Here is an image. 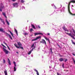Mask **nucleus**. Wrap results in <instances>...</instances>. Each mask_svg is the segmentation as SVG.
<instances>
[{
    "instance_id": "nucleus-3",
    "label": "nucleus",
    "mask_w": 75,
    "mask_h": 75,
    "mask_svg": "<svg viewBox=\"0 0 75 75\" xmlns=\"http://www.w3.org/2000/svg\"><path fill=\"white\" fill-rule=\"evenodd\" d=\"M0 6H1L0 7L1 8H0V11H2V9L4 8V6L3 5V4L2 3L1 4Z\"/></svg>"
},
{
    "instance_id": "nucleus-55",
    "label": "nucleus",
    "mask_w": 75,
    "mask_h": 75,
    "mask_svg": "<svg viewBox=\"0 0 75 75\" xmlns=\"http://www.w3.org/2000/svg\"><path fill=\"white\" fill-rule=\"evenodd\" d=\"M9 32L10 33V32H11V31H10L9 30H8Z\"/></svg>"
},
{
    "instance_id": "nucleus-11",
    "label": "nucleus",
    "mask_w": 75,
    "mask_h": 75,
    "mask_svg": "<svg viewBox=\"0 0 75 75\" xmlns=\"http://www.w3.org/2000/svg\"><path fill=\"white\" fill-rule=\"evenodd\" d=\"M41 40L42 42V43H43V44H45V45H46L47 43H46V42L45 41V40L44 39H42Z\"/></svg>"
},
{
    "instance_id": "nucleus-56",
    "label": "nucleus",
    "mask_w": 75,
    "mask_h": 75,
    "mask_svg": "<svg viewBox=\"0 0 75 75\" xmlns=\"http://www.w3.org/2000/svg\"><path fill=\"white\" fill-rule=\"evenodd\" d=\"M73 35H74V36H75V34H73Z\"/></svg>"
},
{
    "instance_id": "nucleus-34",
    "label": "nucleus",
    "mask_w": 75,
    "mask_h": 75,
    "mask_svg": "<svg viewBox=\"0 0 75 75\" xmlns=\"http://www.w3.org/2000/svg\"><path fill=\"white\" fill-rule=\"evenodd\" d=\"M28 34L27 33H25L24 34V35H28Z\"/></svg>"
},
{
    "instance_id": "nucleus-51",
    "label": "nucleus",
    "mask_w": 75,
    "mask_h": 75,
    "mask_svg": "<svg viewBox=\"0 0 75 75\" xmlns=\"http://www.w3.org/2000/svg\"><path fill=\"white\" fill-rule=\"evenodd\" d=\"M73 55H74V56H75V54H74L73 53Z\"/></svg>"
},
{
    "instance_id": "nucleus-17",
    "label": "nucleus",
    "mask_w": 75,
    "mask_h": 75,
    "mask_svg": "<svg viewBox=\"0 0 75 75\" xmlns=\"http://www.w3.org/2000/svg\"><path fill=\"white\" fill-rule=\"evenodd\" d=\"M45 40L48 41L49 42V43H50V40H49V39L47 38L46 37H45Z\"/></svg>"
},
{
    "instance_id": "nucleus-38",
    "label": "nucleus",
    "mask_w": 75,
    "mask_h": 75,
    "mask_svg": "<svg viewBox=\"0 0 75 75\" xmlns=\"http://www.w3.org/2000/svg\"><path fill=\"white\" fill-rule=\"evenodd\" d=\"M35 40H37V39H36V38L34 39H33L32 40V41H35Z\"/></svg>"
},
{
    "instance_id": "nucleus-62",
    "label": "nucleus",
    "mask_w": 75,
    "mask_h": 75,
    "mask_svg": "<svg viewBox=\"0 0 75 75\" xmlns=\"http://www.w3.org/2000/svg\"><path fill=\"white\" fill-rule=\"evenodd\" d=\"M64 66H63V68H64Z\"/></svg>"
},
{
    "instance_id": "nucleus-52",
    "label": "nucleus",
    "mask_w": 75,
    "mask_h": 75,
    "mask_svg": "<svg viewBox=\"0 0 75 75\" xmlns=\"http://www.w3.org/2000/svg\"><path fill=\"white\" fill-rule=\"evenodd\" d=\"M16 53H17V54H18V52H16Z\"/></svg>"
},
{
    "instance_id": "nucleus-29",
    "label": "nucleus",
    "mask_w": 75,
    "mask_h": 75,
    "mask_svg": "<svg viewBox=\"0 0 75 75\" xmlns=\"http://www.w3.org/2000/svg\"><path fill=\"white\" fill-rule=\"evenodd\" d=\"M3 64H5L6 63V60L4 59H3Z\"/></svg>"
},
{
    "instance_id": "nucleus-1",
    "label": "nucleus",
    "mask_w": 75,
    "mask_h": 75,
    "mask_svg": "<svg viewBox=\"0 0 75 75\" xmlns=\"http://www.w3.org/2000/svg\"><path fill=\"white\" fill-rule=\"evenodd\" d=\"M1 45H2V46H3V47H4L3 48V51L6 54H8V51L6 49V48H7V47H6V46H4L3 44H1Z\"/></svg>"
},
{
    "instance_id": "nucleus-54",
    "label": "nucleus",
    "mask_w": 75,
    "mask_h": 75,
    "mask_svg": "<svg viewBox=\"0 0 75 75\" xmlns=\"http://www.w3.org/2000/svg\"><path fill=\"white\" fill-rule=\"evenodd\" d=\"M12 37H14V36L13 35H12Z\"/></svg>"
},
{
    "instance_id": "nucleus-43",
    "label": "nucleus",
    "mask_w": 75,
    "mask_h": 75,
    "mask_svg": "<svg viewBox=\"0 0 75 75\" xmlns=\"http://www.w3.org/2000/svg\"><path fill=\"white\" fill-rule=\"evenodd\" d=\"M57 75H61L60 74H59V73H58V72L57 73Z\"/></svg>"
},
{
    "instance_id": "nucleus-40",
    "label": "nucleus",
    "mask_w": 75,
    "mask_h": 75,
    "mask_svg": "<svg viewBox=\"0 0 75 75\" xmlns=\"http://www.w3.org/2000/svg\"><path fill=\"white\" fill-rule=\"evenodd\" d=\"M68 60V59H65V60L64 61V62H67V61Z\"/></svg>"
},
{
    "instance_id": "nucleus-28",
    "label": "nucleus",
    "mask_w": 75,
    "mask_h": 75,
    "mask_svg": "<svg viewBox=\"0 0 75 75\" xmlns=\"http://www.w3.org/2000/svg\"><path fill=\"white\" fill-rule=\"evenodd\" d=\"M31 51L30 50L28 54V55H30V54H31Z\"/></svg>"
},
{
    "instance_id": "nucleus-5",
    "label": "nucleus",
    "mask_w": 75,
    "mask_h": 75,
    "mask_svg": "<svg viewBox=\"0 0 75 75\" xmlns=\"http://www.w3.org/2000/svg\"><path fill=\"white\" fill-rule=\"evenodd\" d=\"M62 28L65 31H67V32H69V30L67 29V28H65V26H63L62 27Z\"/></svg>"
},
{
    "instance_id": "nucleus-23",
    "label": "nucleus",
    "mask_w": 75,
    "mask_h": 75,
    "mask_svg": "<svg viewBox=\"0 0 75 75\" xmlns=\"http://www.w3.org/2000/svg\"><path fill=\"white\" fill-rule=\"evenodd\" d=\"M6 23H7V24H8V25H10V23H9L8 22V21H7V19L6 20Z\"/></svg>"
},
{
    "instance_id": "nucleus-60",
    "label": "nucleus",
    "mask_w": 75,
    "mask_h": 75,
    "mask_svg": "<svg viewBox=\"0 0 75 75\" xmlns=\"http://www.w3.org/2000/svg\"><path fill=\"white\" fill-rule=\"evenodd\" d=\"M67 71H68V70H67Z\"/></svg>"
},
{
    "instance_id": "nucleus-21",
    "label": "nucleus",
    "mask_w": 75,
    "mask_h": 75,
    "mask_svg": "<svg viewBox=\"0 0 75 75\" xmlns=\"http://www.w3.org/2000/svg\"><path fill=\"white\" fill-rule=\"evenodd\" d=\"M70 3H75V0H71V1H70Z\"/></svg>"
},
{
    "instance_id": "nucleus-47",
    "label": "nucleus",
    "mask_w": 75,
    "mask_h": 75,
    "mask_svg": "<svg viewBox=\"0 0 75 75\" xmlns=\"http://www.w3.org/2000/svg\"><path fill=\"white\" fill-rule=\"evenodd\" d=\"M47 35H50V33H48L47 34Z\"/></svg>"
},
{
    "instance_id": "nucleus-30",
    "label": "nucleus",
    "mask_w": 75,
    "mask_h": 75,
    "mask_svg": "<svg viewBox=\"0 0 75 75\" xmlns=\"http://www.w3.org/2000/svg\"><path fill=\"white\" fill-rule=\"evenodd\" d=\"M33 31V28L30 29V32H32Z\"/></svg>"
},
{
    "instance_id": "nucleus-50",
    "label": "nucleus",
    "mask_w": 75,
    "mask_h": 75,
    "mask_svg": "<svg viewBox=\"0 0 75 75\" xmlns=\"http://www.w3.org/2000/svg\"><path fill=\"white\" fill-rule=\"evenodd\" d=\"M58 47H59V48H60V46H59V45H58Z\"/></svg>"
},
{
    "instance_id": "nucleus-26",
    "label": "nucleus",
    "mask_w": 75,
    "mask_h": 75,
    "mask_svg": "<svg viewBox=\"0 0 75 75\" xmlns=\"http://www.w3.org/2000/svg\"><path fill=\"white\" fill-rule=\"evenodd\" d=\"M1 22L3 23L5 25V23H4V20H2V21H1Z\"/></svg>"
},
{
    "instance_id": "nucleus-59",
    "label": "nucleus",
    "mask_w": 75,
    "mask_h": 75,
    "mask_svg": "<svg viewBox=\"0 0 75 75\" xmlns=\"http://www.w3.org/2000/svg\"><path fill=\"white\" fill-rule=\"evenodd\" d=\"M9 50H10V48H9V49H8Z\"/></svg>"
},
{
    "instance_id": "nucleus-12",
    "label": "nucleus",
    "mask_w": 75,
    "mask_h": 75,
    "mask_svg": "<svg viewBox=\"0 0 75 75\" xmlns=\"http://www.w3.org/2000/svg\"><path fill=\"white\" fill-rule=\"evenodd\" d=\"M8 64L9 65H11V62H10V60L8 58Z\"/></svg>"
},
{
    "instance_id": "nucleus-39",
    "label": "nucleus",
    "mask_w": 75,
    "mask_h": 75,
    "mask_svg": "<svg viewBox=\"0 0 75 75\" xmlns=\"http://www.w3.org/2000/svg\"><path fill=\"white\" fill-rule=\"evenodd\" d=\"M34 49H35V47L33 48V49H32L31 50H30V51H31V52H32V51H33L34 50Z\"/></svg>"
},
{
    "instance_id": "nucleus-13",
    "label": "nucleus",
    "mask_w": 75,
    "mask_h": 75,
    "mask_svg": "<svg viewBox=\"0 0 75 75\" xmlns=\"http://www.w3.org/2000/svg\"><path fill=\"white\" fill-rule=\"evenodd\" d=\"M17 43L18 45H19V46H21V45H22L21 43V42H17Z\"/></svg>"
},
{
    "instance_id": "nucleus-58",
    "label": "nucleus",
    "mask_w": 75,
    "mask_h": 75,
    "mask_svg": "<svg viewBox=\"0 0 75 75\" xmlns=\"http://www.w3.org/2000/svg\"><path fill=\"white\" fill-rule=\"evenodd\" d=\"M72 6L73 7H74V6L73 5H72Z\"/></svg>"
},
{
    "instance_id": "nucleus-20",
    "label": "nucleus",
    "mask_w": 75,
    "mask_h": 75,
    "mask_svg": "<svg viewBox=\"0 0 75 75\" xmlns=\"http://www.w3.org/2000/svg\"><path fill=\"white\" fill-rule=\"evenodd\" d=\"M41 38V36H40L37 37L36 38V40H38V39H40V38Z\"/></svg>"
},
{
    "instance_id": "nucleus-19",
    "label": "nucleus",
    "mask_w": 75,
    "mask_h": 75,
    "mask_svg": "<svg viewBox=\"0 0 75 75\" xmlns=\"http://www.w3.org/2000/svg\"><path fill=\"white\" fill-rule=\"evenodd\" d=\"M59 61H60V62H62V61H64V59H63V58H60L59 59Z\"/></svg>"
},
{
    "instance_id": "nucleus-33",
    "label": "nucleus",
    "mask_w": 75,
    "mask_h": 75,
    "mask_svg": "<svg viewBox=\"0 0 75 75\" xmlns=\"http://www.w3.org/2000/svg\"><path fill=\"white\" fill-rule=\"evenodd\" d=\"M21 2L22 3H24V0H21Z\"/></svg>"
},
{
    "instance_id": "nucleus-25",
    "label": "nucleus",
    "mask_w": 75,
    "mask_h": 75,
    "mask_svg": "<svg viewBox=\"0 0 75 75\" xmlns=\"http://www.w3.org/2000/svg\"><path fill=\"white\" fill-rule=\"evenodd\" d=\"M71 42L72 43V44H73L74 45H75V42H74L73 40H71Z\"/></svg>"
},
{
    "instance_id": "nucleus-61",
    "label": "nucleus",
    "mask_w": 75,
    "mask_h": 75,
    "mask_svg": "<svg viewBox=\"0 0 75 75\" xmlns=\"http://www.w3.org/2000/svg\"><path fill=\"white\" fill-rule=\"evenodd\" d=\"M54 7H55V6L54 5Z\"/></svg>"
},
{
    "instance_id": "nucleus-6",
    "label": "nucleus",
    "mask_w": 75,
    "mask_h": 75,
    "mask_svg": "<svg viewBox=\"0 0 75 75\" xmlns=\"http://www.w3.org/2000/svg\"><path fill=\"white\" fill-rule=\"evenodd\" d=\"M6 36H9V38L11 39V40H13V38L11 37V35H10L9 34H8L7 33H6Z\"/></svg>"
},
{
    "instance_id": "nucleus-36",
    "label": "nucleus",
    "mask_w": 75,
    "mask_h": 75,
    "mask_svg": "<svg viewBox=\"0 0 75 75\" xmlns=\"http://www.w3.org/2000/svg\"><path fill=\"white\" fill-rule=\"evenodd\" d=\"M70 14L72 15V16H75V14H73L71 13H70Z\"/></svg>"
},
{
    "instance_id": "nucleus-42",
    "label": "nucleus",
    "mask_w": 75,
    "mask_h": 75,
    "mask_svg": "<svg viewBox=\"0 0 75 75\" xmlns=\"http://www.w3.org/2000/svg\"><path fill=\"white\" fill-rule=\"evenodd\" d=\"M10 34H11L12 35H13V33H12L11 32H10Z\"/></svg>"
},
{
    "instance_id": "nucleus-22",
    "label": "nucleus",
    "mask_w": 75,
    "mask_h": 75,
    "mask_svg": "<svg viewBox=\"0 0 75 75\" xmlns=\"http://www.w3.org/2000/svg\"><path fill=\"white\" fill-rule=\"evenodd\" d=\"M2 14L5 17H6V13H4V12H2Z\"/></svg>"
},
{
    "instance_id": "nucleus-41",
    "label": "nucleus",
    "mask_w": 75,
    "mask_h": 75,
    "mask_svg": "<svg viewBox=\"0 0 75 75\" xmlns=\"http://www.w3.org/2000/svg\"><path fill=\"white\" fill-rule=\"evenodd\" d=\"M73 61L74 62V63L75 64V60L73 58Z\"/></svg>"
},
{
    "instance_id": "nucleus-27",
    "label": "nucleus",
    "mask_w": 75,
    "mask_h": 75,
    "mask_svg": "<svg viewBox=\"0 0 75 75\" xmlns=\"http://www.w3.org/2000/svg\"><path fill=\"white\" fill-rule=\"evenodd\" d=\"M14 71H16V67H14L13 68Z\"/></svg>"
},
{
    "instance_id": "nucleus-10",
    "label": "nucleus",
    "mask_w": 75,
    "mask_h": 75,
    "mask_svg": "<svg viewBox=\"0 0 75 75\" xmlns=\"http://www.w3.org/2000/svg\"><path fill=\"white\" fill-rule=\"evenodd\" d=\"M0 31L1 32H3V33H5V31H4V29L2 28H0Z\"/></svg>"
},
{
    "instance_id": "nucleus-2",
    "label": "nucleus",
    "mask_w": 75,
    "mask_h": 75,
    "mask_svg": "<svg viewBox=\"0 0 75 75\" xmlns=\"http://www.w3.org/2000/svg\"><path fill=\"white\" fill-rule=\"evenodd\" d=\"M65 33L67 35H69V36H70V37H71V38H72L73 39H74V40H75V37L72 35V34L71 33H69L67 32H65Z\"/></svg>"
},
{
    "instance_id": "nucleus-57",
    "label": "nucleus",
    "mask_w": 75,
    "mask_h": 75,
    "mask_svg": "<svg viewBox=\"0 0 75 75\" xmlns=\"http://www.w3.org/2000/svg\"><path fill=\"white\" fill-rule=\"evenodd\" d=\"M73 35H74V36H75V34H73Z\"/></svg>"
},
{
    "instance_id": "nucleus-8",
    "label": "nucleus",
    "mask_w": 75,
    "mask_h": 75,
    "mask_svg": "<svg viewBox=\"0 0 75 75\" xmlns=\"http://www.w3.org/2000/svg\"><path fill=\"white\" fill-rule=\"evenodd\" d=\"M34 35L35 36L37 35H43V34L41 33H34Z\"/></svg>"
},
{
    "instance_id": "nucleus-49",
    "label": "nucleus",
    "mask_w": 75,
    "mask_h": 75,
    "mask_svg": "<svg viewBox=\"0 0 75 75\" xmlns=\"http://www.w3.org/2000/svg\"><path fill=\"white\" fill-rule=\"evenodd\" d=\"M38 27L39 28H40V26H38Z\"/></svg>"
},
{
    "instance_id": "nucleus-15",
    "label": "nucleus",
    "mask_w": 75,
    "mask_h": 75,
    "mask_svg": "<svg viewBox=\"0 0 75 75\" xmlns=\"http://www.w3.org/2000/svg\"><path fill=\"white\" fill-rule=\"evenodd\" d=\"M15 30V32H16V33L17 34V35H18V32H17V30L16 29H14Z\"/></svg>"
},
{
    "instance_id": "nucleus-14",
    "label": "nucleus",
    "mask_w": 75,
    "mask_h": 75,
    "mask_svg": "<svg viewBox=\"0 0 75 75\" xmlns=\"http://www.w3.org/2000/svg\"><path fill=\"white\" fill-rule=\"evenodd\" d=\"M34 71L37 72V75H40L39 74V73H38V71H37V70H36V69H35Z\"/></svg>"
},
{
    "instance_id": "nucleus-16",
    "label": "nucleus",
    "mask_w": 75,
    "mask_h": 75,
    "mask_svg": "<svg viewBox=\"0 0 75 75\" xmlns=\"http://www.w3.org/2000/svg\"><path fill=\"white\" fill-rule=\"evenodd\" d=\"M3 43H4V44H5L6 45V46H7L8 49H9V48H10L9 47H8V45H7V43H6V42H4Z\"/></svg>"
},
{
    "instance_id": "nucleus-53",
    "label": "nucleus",
    "mask_w": 75,
    "mask_h": 75,
    "mask_svg": "<svg viewBox=\"0 0 75 75\" xmlns=\"http://www.w3.org/2000/svg\"><path fill=\"white\" fill-rule=\"evenodd\" d=\"M59 55L60 56V57H62V56H61V55L60 54H59Z\"/></svg>"
},
{
    "instance_id": "nucleus-44",
    "label": "nucleus",
    "mask_w": 75,
    "mask_h": 75,
    "mask_svg": "<svg viewBox=\"0 0 75 75\" xmlns=\"http://www.w3.org/2000/svg\"><path fill=\"white\" fill-rule=\"evenodd\" d=\"M13 2H14V1H16V0H11Z\"/></svg>"
},
{
    "instance_id": "nucleus-4",
    "label": "nucleus",
    "mask_w": 75,
    "mask_h": 75,
    "mask_svg": "<svg viewBox=\"0 0 75 75\" xmlns=\"http://www.w3.org/2000/svg\"><path fill=\"white\" fill-rule=\"evenodd\" d=\"M14 45L15 46V47H16V48H20L21 49H22V50H23V47H18L17 46V45L16 44H14Z\"/></svg>"
},
{
    "instance_id": "nucleus-35",
    "label": "nucleus",
    "mask_w": 75,
    "mask_h": 75,
    "mask_svg": "<svg viewBox=\"0 0 75 75\" xmlns=\"http://www.w3.org/2000/svg\"><path fill=\"white\" fill-rule=\"evenodd\" d=\"M34 43H33L32 44V45L31 46V48H33V47H34Z\"/></svg>"
},
{
    "instance_id": "nucleus-48",
    "label": "nucleus",
    "mask_w": 75,
    "mask_h": 75,
    "mask_svg": "<svg viewBox=\"0 0 75 75\" xmlns=\"http://www.w3.org/2000/svg\"><path fill=\"white\" fill-rule=\"evenodd\" d=\"M40 43H42V41H40Z\"/></svg>"
},
{
    "instance_id": "nucleus-32",
    "label": "nucleus",
    "mask_w": 75,
    "mask_h": 75,
    "mask_svg": "<svg viewBox=\"0 0 75 75\" xmlns=\"http://www.w3.org/2000/svg\"><path fill=\"white\" fill-rule=\"evenodd\" d=\"M72 30H73V31L74 33L75 34V30H74V29L73 28H72Z\"/></svg>"
},
{
    "instance_id": "nucleus-24",
    "label": "nucleus",
    "mask_w": 75,
    "mask_h": 75,
    "mask_svg": "<svg viewBox=\"0 0 75 75\" xmlns=\"http://www.w3.org/2000/svg\"><path fill=\"white\" fill-rule=\"evenodd\" d=\"M4 73L5 74V75H7V70L4 71Z\"/></svg>"
},
{
    "instance_id": "nucleus-7",
    "label": "nucleus",
    "mask_w": 75,
    "mask_h": 75,
    "mask_svg": "<svg viewBox=\"0 0 75 75\" xmlns=\"http://www.w3.org/2000/svg\"><path fill=\"white\" fill-rule=\"evenodd\" d=\"M71 3H70V2H69V6H68V11H69V12L70 14H71V13H71V12L70 11V6H70V4Z\"/></svg>"
},
{
    "instance_id": "nucleus-37",
    "label": "nucleus",
    "mask_w": 75,
    "mask_h": 75,
    "mask_svg": "<svg viewBox=\"0 0 75 75\" xmlns=\"http://www.w3.org/2000/svg\"><path fill=\"white\" fill-rule=\"evenodd\" d=\"M51 51V52H52V48H51L50 49Z\"/></svg>"
},
{
    "instance_id": "nucleus-46",
    "label": "nucleus",
    "mask_w": 75,
    "mask_h": 75,
    "mask_svg": "<svg viewBox=\"0 0 75 75\" xmlns=\"http://www.w3.org/2000/svg\"><path fill=\"white\" fill-rule=\"evenodd\" d=\"M62 66H64V63H62Z\"/></svg>"
},
{
    "instance_id": "nucleus-31",
    "label": "nucleus",
    "mask_w": 75,
    "mask_h": 75,
    "mask_svg": "<svg viewBox=\"0 0 75 75\" xmlns=\"http://www.w3.org/2000/svg\"><path fill=\"white\" fill-rule=\"evenodd\" d=\"M13 64L14 65V66H16V62H15L14 61H13Z\"/></svg>"
},
{
    "instance_id": "nucleus-45",
    "label": "nucleus",
    "mask_w": 75,
    "mask_h": 75,
    "mask_svg": "<svg viewBox=\"0 0 75 75\" xmlns=\"http://www.w3.org/2000/svg\"><path fill=\"white\" fill-rule=\"evenodd\" d=\"M2 20L3 19H2L1 18H0V20H1V21H2Z\"/></svg>"
},
{
    "instance_id": "nucleus-18",
    "label": "nucleus",
    "mask_w": 75,
    "mask_h": 75,
    "mask_svg": "<svg viewBox=\"0 0 75 75\" xmlns=\"http://www.w3.org/2000/svg\"><path fill=\"white\" fill-rule=\"evenodd\" d=\"M31 26L33 27V28H34V29H35V30L36 29L35 27V26H34V25L33 24H31Z\"/></svg>"
},
{
    "instance_id": "nucleus-9",
    "label": "nucleus",
    "mask_w": 75,
    "mask_h": 75,
    "mask_svg": "<svg viewBox=\"0 0 75 75\" xmlns=\"http://www.w3.org/2000/svg\"><path fill=\"white\" fill-rule=\"evenodd\" d=\"M18 3H13V6L14 7H17V6H18Z\"/></svg>"
}]
</instances>
